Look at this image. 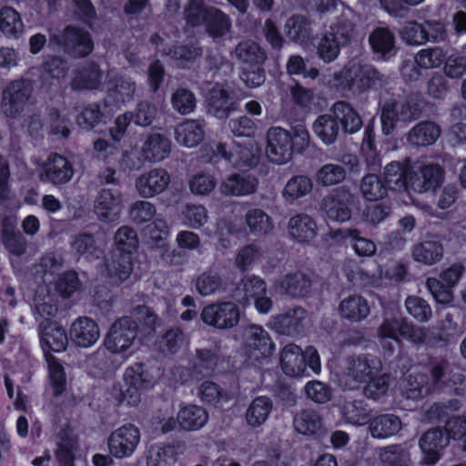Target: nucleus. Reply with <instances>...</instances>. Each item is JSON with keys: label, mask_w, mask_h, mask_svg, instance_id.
I'll use <instances>...</instances> for the list:
<instances>
[{"label": "nucleus", "mask_w": 466, "mask_h": 466, "mask_svg": "<svg viewBox=\"0 0 466 466\" xmlns=\"http://www.w3.org/2000/svg\"><path fill=\"white\" fill-rule=\"evenodd\" d=\"M138 333V324L131 316L116 319L103 340L104 349L99 348L94 356L95 365L103 374L115 372L127 359Z\"/></svg>", "instance_id": "1"}, {"label": "nucleus", "mask_w": 466, "mask_h": 466, "mask_svg": "<svg viewBox=\"0 0 466 466\" xmlns=\"http://www.w3.org/2000/svg\"><path fill=\"white\" fill-rule=\"evenodd\" d=\"M424 106L421 95L410 94L404 96L392 95L379 102L381 132L392 135L397 127L406 126L418 120Z\"/></svg>", "instance_id": "2"}, {"label": "nucleus", "mask_w": 466, "mask_h": 466, "mask_svg": "<svg viewBox=\"0 0 466 466\" xmlns=\"http://www.w3.org/2000/svg\"><path fill=\"white\" fill-rule=\"evenodd\" d=\"M331 82L339 92L361 95L382 88L385 77L372 65L350 61L340 70L334 72Z\"/></svg>", "instance_id": "3"}, {"label": "nucleus", "mask_w": 466, "mask_h": 466, "mask_svg": "<svg viewBox=\"0 0 466 466\" xmlns=\"http://www.w3.org/2000/svg\"><path fill=\"white\" fill-rule=\"evenodd\" d=\"M116 248L106 264L110 278L122 282L129 278L134 268V256L138 248L137 231L129 227L119 228L114 237Z\"/></svg>", "instance_id": "4"}, {"label": "nucleus", "mask_w": 466, "mask_h": 466, "mask_svg": "<svg viewBox=\"0 0 466 466\" xmlns=\"http://www.w3.org/2000/svg\"><path fill=\"white\" fill-rule=\"evenodd\" d=\"M123 380L126 389L123 390L120 384L114 385L113 396L118 402L128 406H137L143 392L151 390L157 382L154 369L142 362L129 365L124 372Z\"/></svg>", "instance_id": "5"}, {"label": "nucleus", "mask_w": 466, "mask_h": 466, "mask_svg": "<svg viewBox=\"0 0 466 466\" xmlns=\"http://www.w3.org/2000/svg\"><path fill=\"white\" fill-rule=\"evenodd\" d=\"M281 370L289 377L302 378L312 373L319 374L321 370L320 358L313 346L305 350L293 343L286 345L280 354Z\"/></svg>", "instance_id": "6"}, {"label": "nucleus", "mask_w": 466, "mask_h": 466, "mask_svg": "<svg viewBox=\"0 0 466 466\" xmlns=\"http://www.w3.org/2000/svg\"><path fill=\"white\" fill-rule=\"evenodd\" d=\"M56 43L66 55L73 58H86L95 48L91 34L74 25L65 26L57 35Z\"/></svg>", "instance_id": "7"}, {"label": "nucleus", "mask_w": 466, "mask_h": 466, "mask_svg": "<svg viewBox=\"0 0 466 466\" xmlns=\"http://www.w3.org/2000/svg\"><path fill=\"white\" fill-rule=\"evenodd\" d=\"M359 197L346 187L333 189L322 201V208L327 217L338 222L350 219L354 210L359 208Z\"/></svg>", "instance_id": "8"}, {"label": "nucleus", "mask_w": 466, "mask_h": 466, "mask_svg": "<svg viewBox=\"0 0 466 466\" xmlns=\"http://www.w3.org/2000/svg\"><path fill=\"white\" fill-rule=\"evenodd\" d=\"M208 113L218 119L228 118L239 106V98L228 84L215 83L205 95Z\"/></svg>", "instance_id": "9"}, {"label": "nucleus", "mask_w": 466, "mask_h": 466, "mask_svg": "<svg viewBox=\"0 0 466 466\" xmlns=\"http://www.w3.org/2000/svg\"><path fill=\"white\" fill-rule=\"evenodd\" d=\"M33 83L27 78L11 81L3 90L1 109L11 118L18 116L25 109L33 93Z\"/></svg>", "instance_id": "10"}, {"label": "nucleus", "mask_w": 466, "mask_h": 466, "mask_svg": "<svg viewBox=\"0 0 466 466\" xmlns=\"http://www.w3.org/2000/svg\"><path fill=\"white\" fill-rule=\"evenodd\" d=\"M378 335L381 340L390 339L398 343L404 339L420 344L424 343L426 339L425 329L413 325L404 318H385L378 328Z\"/></svg>", "instance_id": "11"}, {"label": "nucleus", "mask_w": 466, "mask_h": 466, "mask_svg": "<svg viewBox=\"0 0 466 466\" xmlns=\"http://www.w3.org/2000/svg\"><path fill=\"white\" fill-rule=\"evenodd\" d=\"M200 317L208 326L218 329H228L238 324L240 309L232 301L211 303L203 308Z\"/></svg>", "instance_id": "12"}, {"label": "nucleus", "mask_w": 466, "mask_h": 466, "mask_svg": "<svg viewBox=\"0 0 466 466\" xmlns=\"http://www.w3.org/2000/svg\"><path fill=\"white\" fill-rule=\"evenodd\" d=\"M243 350L249 360L260 362L271 357L275 350V344L262 327L251 325L246 331Z\"/></svg>", "instance_id": "13"}, {"label": "nucleus", "mask_w": 466, "mask_h": 466, "mask_svg": "<svg viewBox=\"0 0 466 466\" xmlns=\"http://www.w3.org/2000/svg\"><path fill=\"white\" fill-rule=\"evenodd\" d=\"M140 441L139 429L127 423L114 431L108 438V450L112 456L122 459L130 457Z\"/></svg>", "instance_id": "14"}, {"label": "nucleus", "mask_w": 466, "mask_h": 466, "mask_svg": "<svg viewBox=\"0 0 466 466\" xmlns=\"http://www.w3.org/2000/svg\"><path fill=\"white\" fill-rule=\"evenodd\" d=\"M291 133L280 127H272L267 134L266 155L274 164L281 165L292 157Z\"/></svg>", "instance_id": "15"}, {"label": "nucleus", "mask_w": 466, "mask_h": 466, "mask_svg": "<svg viewBox=\"0 0 466 466\" xmlns=\"http://www.w3.org/2000/svg\"><path fill=\"white\" fill-rule=\"evenodd\" d=\"M74 175L72 163L64 156L53 152L43 164L39 178L43 182L53 185H64L71 180Z\"/></svg>", "instance_id": "16"}, {"label": "nucleus", "mask_w": 466, "mask_h": 466, "mask_svg": "<svg viewBox=\"0 0 466 466\" xmlns=\"http://www.w3.org/2000/svg\"><path fill=\"white\" fill-rule=\"evenodd\" d=\"M103 75L97 62L86 61L73 70L69 86L76 92L98 89L102 84Z\"/></svg>", "instance_id": "17"}, {"label": "nucleus", "mask_w": 466, "mask_h": 466, "mask_svg": "<svg viewBox=\"0 0 466 466\" xmlns=\"http://www.w3.org/2000/svg\"><path fill=\"white\" fill-rule=\"evenodd\" d=\"M39 337L45 360L48 355H53L52 352L60 353L66 350L68 344L66 331L56 321L41 323Z\"/></svg>", "instance_id": "18"}, {"label": "nucleus", "mask_w": 466, "mask_h": 466, "mask_svg": "<svg viewBox=\"0 0 466 466\" xmlns=\"http://www.w3.org/2000/svg\"><path fill=\"white\" fill-rule=\"evenodd\" d=\"M445 171L438 163H429L420 167L419 171L412 170L411 190L424 193L440 187L444 180Z\"/></svg>", "instance_id": "19"}, {"label": "nucleus", "mask_w": 466, "mask_h": 466, "mask_svg": "<svg viewBox=\"0 0 466 466\" xmlns=\"http://www.w3.org/2000/svg\"><path fill=\"white\" fill-rule=\"evenodd\" d=\"M450 442L447 432L442 428H432L424 432L419 441L423 453V461L428 465L436 464L441 459L440 451Z\"/></svg>", "instance_id": "20"}, {"label": "nucleus", "mask_w": 466, "mask_h": 466, "mask_svg": "<svg viewBox=\"0 0 466 466\" xmlns=\"http://www.w3.org/2000/svg\"><path fill=\"white\" fill-rule=\"evenodd\" d=\"M96 210L105 222L119 219L122 210V193L116 187L102 188L96 199Z\"/></svg>", "instance_id": "21"}, {"label": "nucleus", "mask_w": 466, "mask_h": 466, "mask_svg": "<svg viewBox=\"0 0 466 466\" xmlns=\"http://www.w3.org/2000/svg\"><path fill=\"white\" fill-rule=\"evenodd\" d=\"M0 235L3 244L10 252L16 255L24 252L21 235L17 230V217L7 208L0 210Z\"/></svg>", "instance_id": "22"}, {"label": "nucleus", "mask_w": 466, "mask_h": 466, "mask_svg": "<svg viewBox=\"0 0 466 466\" xmlns=\"http://www.w3.org/2000/svg\"><path fill=\"white\" fill-rule=\"evenodd\" d=\"M69 336L76 346L89 348L99 339V326L89 317H79L71 324Z\"/></svg>", "instance_id": "23"}, {"label": "nucleus", "mask_w": 466, "mask_h": 466, "mask_svg": "<svg viewBox=\"0 0 466 466\" xmlns=\"http://www.w3.org/2000/svg\"><path fill=\"white\" fill-rule=\"evenodd\" d=\"M382 178L390 191L402 192L411 190L412 169L399 161H391L384 167Z\"/></svg>", "instance_id": "24"}, {"label": "nucleus", "mask_w": 466, "mask_h": 466, "mask_svg": "<svg viewBox=\"0 0 466 466\" xmlns=\"http://www.w3.org/2000/svg\"><path fill=\"white\" fill-rule=\"evenodd\" d=\"M369 44L373 54L381 60L388 61L396 55V38L388 27L374 28L370 34Z\"/></svg>", "instance_id": "25"}, {"label": "nucleus", "mask_w": 466, "mask_h": 466, "mask_svg": "<svg viewBox=\"0 0 466 466\" xmlns=\"http://www.w3.org/2000/svg\"><path fill=\"white\" fill-rule=\"evenodd\" d=\"M170 182V176L166 169L154 168L140 176L136 182L139 194L144 198H152L162 193Z\"/></svg>", "instance_id": "26"}, {"label": "nucleus", "mask_w": 466, "mask_h": 466, "mask_svg": "<svg viewBox=\"0 0 466 466\" xmlns=\"http://www.w3.org/2000/svg\"><path fill=\"white\" fill-rule=\"evenodd\" d=\"M204 120L187 119L179 123L175 128V138L177 142L186 147L198 146L205 137Z\"/></svg>", "instance_id": "27"}, {"label": "nucleus", "mask_w": 466, "mask_h": 466, "mask_svg": "<svg viewBox=\"0 0 466 466\" xmlns=\"http://www.w3.org/2000/svg\"><path fill=\"white\" fill-rule=\"evenodd\" d=\"M331 112L345 134H355L363 126L360 113L347 101H336L331 106Z\"/></svg>", "instance_id": "28"}, {"label": "nucleus", "mask_w": 466, "mask_h": 466, "mask_svg": "<svg viewBox=\"0 0 466 466\" xmlns=\"http://www.w3.org/2000/svg\"><path fill=\"white\" fill-rule=\"evenodd\" d=\"M171 152V141L163 134L152 133L142 146V155L149 162H159L167 158Z\"/></svg>", "instance_id": "29"}, {"label": "nucleus", "mask_w": 466, "mask_h": 466, "mask_svg": "<svg viewBox=\"0 0 466 466\" xmlns=\"http://www.w3.org/2000/svg\"><path fill=\"white\" fill-rule=\"evenodd\" d=\"M258 182L254 176L245 172L234 173L228 176L222 182L221 188L226 195L247 196L256 190Z\"/></svg>", "instance_id": "30"}, {"label": "nucleus", "mask_w": 466, "mask_h": 466, "mask_svg": "<svg viewBox=\"0 0 466 466\" xmlns=\"http://www.w3.org/2000/svg\"><path fill=\"white\" fill-rule=\"evenodd\" d=\"M289 233L299 243H309L317 235L316 221L307 214L295 215L289 219Z\"/></svg>", "instance_id": "31"}, {"label": "nucleus", "mask_w": 466, "mask_h": 466, "mask_svg": "<svg viewBox=\"0 0 466 466\" xmlns=\"http://www.w3.org/2000/svg\"><path fill=\"white\" fill-rule=\"evenodd\" d=\"M369 431L375 439H386L399 432L401 429V420L399 416L384 413L370 417Z\"/></svg>", "instance_id": "32"}, {"label": "nucleus", "mask_w": 466, "mask_h": 466, "mask_svg": "<svg viewBox=\"0 0 466 466\" xmlns=\"http://www.w3.org/2000/svg\"><path fill=\"white\" fill-rule=\"evenodd\" d=\"M441 129L433 121L425 120L419 122L408 133V141L417 147H428L433 145L440 137Z\"/></svg>", "instance_id": "33"}, {"label": "nucleus", "mask_w": 466, "mask_h": 466, "mask_svg": "<svg viewBox=\"0 0 466 466\" xmlns=\"http://www.w3.org/2000/svg\"><path fill=\"white\" fill-rule=\"evenodd\" d=\"M293 424L295 430L305 436H320L324 430L321 416L312 409H304L298 412Z\"/></svg>", "instance_id": "34"}, {"label": "nucleus", "mask_w": 466, "mask_h": 466, "mask_svg": "<svg viewBox=\"0 0 466 466\" xmlns=\"http://www.w3.org/2000/svg\"><path fill=\"white\" fill-rule=\"evenodd\" d=\"M179 445L174 443H156L147 453V466H173L179 453Z\"/></svg>", "instance_id": "35"}, {"label": "nucleus", "mask_w": 466, "mask_h": 466, "mask_svg": "<svg viewBox=\"0 0 466 466\" xmlns=\"http://www.w3.org/2000/svg\"><path fill=\"white\" fill-rule=\"evenodd\" d=\"M46 361L48 370V387L53 397L59 398L63 396L67 390V378L65 368L54 355H48Z\"/></svg>", "instance_id": "36"}, {"label": "nucleus", "mask_w": 466, "mask_h": 466, "mask_svg": "<svg viewBox=\"0 0 466 466\" xmlns=\"http://www.w3.org/2000/svg\"><path fill=\"white\" fill-rule=\"evenodd\" d=\"M349 370L356 380H367L370 377L379 374L381 370L380 360L370 354H361L353 358Z\"/></svg>", "instance_id": "37"}, {"label": "nucleus", "mask_w": 466, "mask_h": 466, "mask_svg": "<svg viewBox=\"0 0 466 466\" xmlns=\"http://www.w3.org/2000/svg\"><path fill=\"white\" fill-rule=\"evenodd\" d=\"M360 156L364 159L367 168L370 171L379 170L381 167L380 152L376 145V134L372 126L365 127L362 143L360 146Z\"/></svg>", "instance_id": "38"}, {"label": "nucleus", "mask_w": 466, "mask_h": 466, "mask_svg": "<svg viewBox=\"0 0 466 466\" xmlns=\"http://www.w3.org/2000/svg\"><path fill=\"white\" fill-rule=\"evenodd\" d=\"M238 62L246 66L263 65L267 59L266 51L257 42L245 39L240 41L234 49Z\"/></svg>", "instance_id": "39"}, {"label": "nucleus", "mask_w": 466, "mask_h": 466, "mask_svg": "<svg viewBox=\"0 0 466 466\" xmlns=\"http://www.w3.org/2000/svg\"><path fill=\"white\" fill-rule=\"evenodd\" d=\"M203 25L207 34L214 40L225 37L231 29L230 17L218 8L211 7V12L205 17Z\"/></svg>", "instance_id": "40"}, {"label": "nucleus", "mask_w": 466, "mask_h": 466, "mask_svg": "<svg viewBox=\"0 0 466 466\" xmlns=\"http://www.w3.org/2000/svg\"><path fill=\"white\" fill-rule=\"evenodd\" d=\"M279 288L281 293L292 298L304 297L310 290L311 280L301 272L289 273L279 281Z\"/></svg>", "instance_id": "41"}, {"label": "nucleus", "mask_w": 466, "mask_h": 466, "mask_svg": "<svg viewBox=\"0 0 466 466\" xmlns=\"http://www.w3.org/2000/svg\"><path fill=\"white\" fill-rule=\"evenodd\" d=\"M339 310L343 319L351 322H359L370 314L367 300L360 295H352L341 300Z\"/></svg>", "instance_id": "42"}, {"label": "nucleus", "mask_w": 466, "mask_h": 466, "mask_svg": "<svg viewBox=\"0 0 466 466\" xmlns=\"http://www.w3.org/2000/svg\"><path fill=\"white\" fill-rule=\"evenodd\" d=\"M208 420L206 409L201 406L190 404L180 409L177 421L186 431H197L202 428Z\"/></svg>", "instance_id": "43"}, {"label": "nucleus", "mask_w": 466, "mask_h": 466, "mask_svg": "<svg viewBox=\"0 0 466 466\" xmlns=\"http://www.w3.org/2000/svg\"><path fill=\"white\" fill-rule=\"evenodd\" d=\"M58 437L59 441L55 451V459L58 466H75L77 439L66 430L62 431Z\"/></svg>", "instance_id": "44"}, {"label": "nucleus", "mask_w": 466, "mask_h": 466, "mask_svg": "<svg viewBox=\"0 0 466 466\" xmlns=\"http://www.w3.org/2000/svg\"><path fill=\"white\" fill-rule=\"evenodd\" d=\"M287 36L295 43L306 44L311 39V23L303 15H291L285 24Z\"/></svg>", "instance_id": "45"}, {"label": "nucleus", "mask_w": 466, "mask_h": 466, "mask_svg": "<svg viewBox=\"0 0 466 466\" xmlns=\"http://www.w3.org/2000/svg\"><path fill=\"white\" fill-rule=\"evenodd\" d=\"M107 106L108 104L106 100L86 105L76 116V124L83 129H93L106 117L105 109Z\"/></svg>", "instance_id": "46"}, {"label": "nucleus", "mask_w": 466, "mask_h": 466, "mask_svg": "<svg viewBox=\"0 0 466 466\" xmlns=\"http://www.w3.org/2000/svg\"><path fill=\"white\" fill-rule=\"evenodd\" d=\"M339 127V121L333 114L320 115L313 123L314 133L327 146L336 141Z\"/></svg>", "instance_id": "47"}, {"label": "nucleus", "mask_w": 466, "mask_h": 466, "mask_svg": "<svg viewBox=\"0 0 466 466\" xmlns=\"http://www.w3.org/2000/svg\"><path fill=\"white\" fill-rule=\"evenodd\" d=\"M273 409V402L267 396H258L253 399L246 411L247 423L251 427L262 425L268 418Z\"/></svg>", "instance_id": "48"}, {"label": "nucleus", "mask_w": 466, "mask_h": 466, "mask_svg": "<svg viewBox=\"0 0 466 466\" xmlns=\"http://www.w3.org/2000/svg\"><path fill=\"white\" fill-rule=\"evenodd\" d=\"M370 412L371 410L364 400L355 399L344 404L342 414L349 423L363 426L370 421Z\"/></svg>", "instance_id": "49"}, {"label": "nucleus", "mask_w": 466, "mask_h": 466, "mask_svg": "<svg viewBox=\"0 0 466 466\" xmlns=\"http://www.w3.org/2000/svg\"><path fill=\"white\" fill-rule=\"evenodd\" d=\"M360 191L365 199L373 202L387 197L390 189L381 176L370 173L363 177Z\"/></svg>", "instance_id": "50"}, {"label": "nucleus", "mask_w": 466, "mask_h": 466, "mask_svg": "<svg viewBox=\"0 0 466 466\" xmlns=\"http://www.w3.org/2000/svg\"><path fill=\"white\" fill-rule=\"evenodd\" d=\"M135 91V82L124 76H119L109 82L106 94L116 104H125L133 99Z\"/></svg>", "instance_id": "51"}, {"label": "nucleus", "mask_w": 466, "mask_h": 466, "mask_svg": "<svg viewBox=\"0 0 466 466\" xmlns=\"http://www.w3.org/2000/svg\"><path fill=\"white\" fill-rule=\"evenodd\" d=\"M217 158H223L235 166L246 168L255 167L258 161V157L248 151H241L239 159H236L233 153L228 151L227 144L222 142L218 143L213 151L211 160L216 162Z\"/></svg>", "instance_id": "52"}, {"label": "nucleus", "mask_w": 466, "mask_h": 466, "mask_svg": "<svg viewBox=\"0 0 466 466\" xmlns=\"http://www.w3.org/2000/svg\"><path fill=\"white\" fill-rule=\"evenodd\" d=\"M443 256V248L437 241H424L417 244L412 250L414 260L426 265H433Z\"/></svg>", "instance_id": "53"}, {"label": "nucleus", "mask_w": 466, "mask_h": 466, "mask_svg": "<svg viewBox=\"0 0 466 466\" xmlns=\"http://www.w3.org/2000/svg\"><path fill=\"white\" fill-rule=\"evenodd\" d=\"M167 55L184 67L202 56L203 49L197 44H175L168 48Z\"/></svg>", "instance_id": "54"}, {"label": "nucleus", "mask_w": 466, "mask_h": 466, "mask_svg": "<svg viewBox=\"0 0 466 466\" xmlns=\"http://www.w3.org/2000/svg\"><path fill=\"white\" fill-rule=\"evenodd\" d=\"M305 313V309L300 307H296L284 314L275 317L274 325L279 333L289 334L301 326Z\"/></svg>", "instance_id": "55"}, {"label": "nucleus", "mask_w": 466, "mask_h": 466, "mask_svg": "<svg viewBox=\"0 0 466 466\" xmlns=\"http://www.w3.org/2000/svg\"><path fill=\"white\" fill-rule=\"evenodd\" d=\"M313 187L312 180L306 175L291 177L283 189V196L288 201H293L309 194Z\"/></svg>", "instance_id": "56"}, {"label": "nucleus", "mask_w": 466, "mask_h": 466, "mask_svg": "<svg viewBox=\"0 0 466 466\" xmlns=\"http://www.w3.org/2000/svg\"><path fill=\"white\" fill-rule=\"evenodd\" d=\"M68 72L66 60L58 56H51L45 59L41 65V77L43 80L52 79L59 82L65 78Z\"/></svg>", "instance_id": "57"}, {"label": "nucleus", "mask_w": 466, "mask_h": 466, "mask_svg": "<svg viewBox=\"0 0 466 466\" xmlns=\"http://www.w3.org/2000/svg\"><path fill=\"white\" fill-rule=\"evenodd\" d=\"M81 287L78 274L73 269L58 275L55 282L56 292L63 299L71 298Z\"/></svg>", "instance_id": "58"}, {"label": "nucleus", "mask_w": 466, "mask_h": 466, "mask_svg": "<svg viewBox=\"0 0 466 466\" xmlns=\"http://www.w3.org/2000/svg\"><path fill=\"white\" fill-rule=\"evenodd\" d=\"M70 248L76 255L86 259L98 258L96 255L97 252L96 240L90 233L81 232L75 235L70 242Z\"/></svg>", "instance_id": "59"}, {"label": "nucleus", "mask_w": 466, "mask_h": 466, "mask_svg": "<svg viewBox=\"0 0 466 466\" xmlns=\"http://www.w3.org/2000/svg\"><path fill=\"white\" fill-rule=\"evenodd\" d=\"M245 219L250 232L254 235L267 234L273 227L270 217L260 208L249 209Z\"/></svg>", "instance_id": "60"}, {"label": "nucleus", "mask_w": 466, "mask_h": 466, "mask_svg": "<svg viewBox=\"0 0 466 466\" xmlns=\"http://www.w3.org/2000/svg\"><path fill=\"white\" fill-rule=\"evenodd\" d=\"M221 285L220 275L213 270H206L199 274L195 283L197 292L203 297L216 293L221 288Z\"/></svg>", "instance_id": "61"}, {"label": "nucleus", "mask_w": 466, "mask_h": 466, "mask_svg": "<svg viewBox=\"0 0 466 466\" xmlns=\"http://www.w3.org/2000/svg\"><path fill=\"white\" fill-rule=\"evenodd\" d=\"M346 177L345 168L338 164H325L317 172L316 180L321 186H333L342 182Z\"/></svg>", "instance_id": "62"}, {"label": "nucleus", "mask_w": 466, "mask_h": 466, "mask_svg": "<svg viewBox=\"0 0 466 466\" xmlns=\"http://www.w3.org/2000/svg\"><path fill=\"white\" fill-rule=\"evenodd\" d=\"M426 35L424 22L419 23L415 20L406 21L400 30L401 39L408 45H424L427 43L428 39Z\"/></svg>", "instance_id": "63"}, {"label": "nucleus", "mask_w": 466, "mask_h": 466, "mask_svg": "<svg viewBox=\"0 0 466 466\" xmlns=\"http://www.w3.org/2000/svg\"><path fill=\"white\" fill-rule=\"evenodd\" d=\"M446 58V53L441 47L421 49L415 56L416 65L424 69L441 66Z\"/></svg>", "instance_id": "64"}]
</instances>
